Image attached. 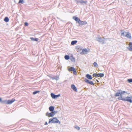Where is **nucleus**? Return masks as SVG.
Segmentation results:
<instances>
[{"instance_id":"obj_30","label":"nucleus","mask_w":132,"mask_h":132,"mask_svg":"<svg viewBox=\"0 0 132 132\" xmlns=\"http://www.w3.org/2000/svg\"><path fill=\"white\" fill-rule=\"evenodd\" d=\"M127 81L129 83H131L132 82V79H128L127 80Z\"/></svg>"},{"instance_id":"obj_37","label":"nucleus","mask_w":132,"mask_h":132,"mask_svg":"<svg viewBox=\"0 0 132 132\" xmlns=\"http://www.w3.org/2000/svg\"><path fill=\"white\" fill-rule=\"evenodd\" d=\"M24 25L26 26H28V23L27 22H25L24 23Z\"/></svg>"},{"instance_id":"obj_1","label":"nucleus","mask_w":132,"mask_h":132,"mask_svg":"<svg viewBox=\"0 0 132 132\" xmlns=\"http://www.w3.org/2000/svg\"><path fill=\"white\" fill-rule=\"evenodd\" d=\"M73 19L76 21L77 22V23L78 22L79 23V26L87 24V22L86 21H81L79 18L75 16H73Z\"/></svg>"},{"instance_id":"obj_22","label":"nucleus","mask_w":132,"mask_h":132,"mask_svg":"<svg viewBox=\"0 0 132 132\" xmlns=\"http://www.w3.org/2000/svg\"><path fill=\"white\" fill-rule=\"evenodd\" d=\"M77 41L76 40H73L72 41L71 43V44L72 45H73L77 43Z\"/></svg>"},{"instance_id":"obj_15","label":"nucleus","mask_w":132,"mask_h":132,"mask_svg":"<svg viewBox=\"0 0 132 132\" xmlns=\"http://www.w3.org/2000/svg\"><path fill=\"white\" fill-rule=\"evenodd\" d=\"M126 37H127L128 38H129L130 39H131V34L130 33H129L128 32H127Z\"/></svg>"},{"instance_id":"obj_23","label":"nucleus","mask_w":132,"mask_h":132,"mask_svg":"<svg viewBox=\"0 0 132 132\" xmlns=\"http://www.w3.org/2000/svg\"><path fill=\"white\" fill-rule=\"evenodd\" d=\"M7 100H2L1 103L3 104H7Z\"/></svg>"},{"instance_id":"obj_10","label":"nucleus","mask_w":132,"mask_h":132,"mask_svg":"<svg viewBox=\"0 0 132 132\" xmlns=\"http://www.w3.org/2000/svg\"><path fill=\"white\" fill-rule=\"evenodd\" d=\"M71 88L75 92H77V90L75 86L73 84L71 86Z\"/></svg>"},{"instance_id":"obj_32","label":"nucleus","mask_w":132,"mask_h":132,"mask_svg":"<svg viewBox=\"0 0 132 132\" xmlns=\"http://www.w3.org/2000/svg\"><path fill=\"white\" fill-rule=\"evenodd\" d=\"M93 76L94 77H98V74L96 73H94L93 74Z\"/></svg>"},{"instance_id":"obj_4","label":"nucleus","mask_w":132,"mask_h":132,"mask_svg":"<svg viewBox=\"0 0 132 132\" xmlns=\"http://www.w3.org/2000/svg\"><path fill=\"white\" fill-rule=\"evenodd\" d=\"M127 94V92L125 91H122L121 90H119L118 92L115 95V96H122L123 95H126Z\"/></svg>"},{"instance_id":"obj_29","label":"nucleus","mask_w":132,"mask_h":132,"mask_svg":"<svg viewBox=\"0 0 132 132\" xmlns=\"http://www.w3.org/2000/svg\"><path fill=\"white\" fill-rule=\"evenodd\" d=\"M39 92V91H35L33 93V95H35L37 93Z\"/></svg>"},{"instance_id":"obj_24","label":"nucleus","mask_w":132,"mask_h":132,"mask_svg":"<svg viewBox=\"0 0 132 132\" xmlns=\"http://www.w3.org/2000/svg\"><path fill=\"white\" fill-rule=\"evenodd\" d=\"M127 32H122L121 34V36L126 37Z\"/></svg>"},{"instance_id":"obj_18","label":"nucleus","mask_w":132,"mask_h":132,"mask_svg":"<svg viewBox=\"0 0 132 132\" xmlns=\"http://www.w3.org/2000/svg\"><path fill=\"white\" fill-rule=\"evenodd\" d=\"M30 39L32 41H37L38 40V39L37 38H34L33 37H30Z\"/></svg>"},{"instance_id":"obj_7","label":"nucleus","mask_w":132,"mask_h":132,"mask_svg":"<svg viewBox=\"0 0 132 132\" xmlns=\"http://www.w3.org/2000/svg\"><path fill=\"white\" fill-rule=\"evenodd\" d=\"M87 2V1H84L83 0H78L76 1L77 3L78 4L80 3L81 4H86Z\"/></svg>"},{"instance_id":"obj_14","label":"nucleus","mask_w":132,"mask_h":132,"mask_svg":"<svg viewBox=\"0 0 132 132\" xmlns=\"http://www.w3.org/2000/svg\"><path fill=\"white\" fill-rule=\"evenodd\" d=\"M82 52L81 53L82 54H84V53L86 54L87 52H88V51L86 49H82Z\"/></svg>"},{"instance_id":"obj_11","label":"nucleus","mask_w":132,"mask_h":132,"mask_svg":"<svg viewBox=\"0 0 132 132\" xmlns=\"http://www.w3.org/2000/svg\"><path fill=\"white\" fill-rule=\"evenodd\" d=\"M46 116L48 117H53L54 116L52 112L51 113L47 112L46 113Z\"/></svg>"},{"instance_id":"obj_34","label":"nucleus","mask_w":132,"mask_h":132,"mask_svg":"<svg viewBox=\"0 0 132 132\" xmlns=\"http://www.w3.org/2000/svg\"><path fill=\"white\" fill-rule=\"evenodd\" d=\"M60 96V94H58L57 95H55V99L57 98L58 97H59Z\"/></svg>"},{"instance_id":"obj_38","label":"nucleus","mask_w":132,"mask_h":132,"mask_svg":"<svg viewBox=\"0 0 132 132\" xmlns=\"http://www.w3.org/2000/svg\"><path fill=\"white\" fill-rule=\"evenodd\" d=\"M49 77L51 79H52L53 80H54L55 79V77H52L51 76H49Z\"/></svg>"},{"instance_id":"obj_16","label":"nucleus","mask_w":132,"mask_h":132,"mask_svg":"<svg viewBox=\"0 0 132 132\" xmlns=\"http://www.w3.org/2000/svg\"><path fill=\"white\" fill-rule=\"evenodd\" d=\"M76 48L78 50V51H79V50H81L82 48L80 46H77L76 47Z\"/></svg>"},{"instance_id":"obj_8","label":"nucleus","mask_w":132,"mask_h":132,"mask_svg":"<svg viewBox=\"0 0 132 132\" xmlns=\"http://www.w3.org/2000/svg\"><path fill=\"white\" fill-rule=\"evenodd\" d=\"M84 81L85 82L89 84L92 85H94V84L93 81H90L89 80L86 78H85Z\"/></svg>"},{"instance_id":"obj_35","label":"nucleus","mask_w":132,"mask_h":132,"mask_svg":"<svg viewBox=\"0 0 132 132\" xmlns=\"http://www.w3.org/2000/svg\"><path fill=\"white\" fill-rule=\"evenodd\" d=\"M51 122L52 123V119H50L49 120L48 123H50Z\"/></svg>"},{"instance_id":"obj_3","label":"nucleus","mask_w":132,"mask_h":132,"mask_svg":"<svg viewBox=\"0 0 132 132\" xmlns=\"http://www.w3.org/2000/svg\"><path fill=\"white\" fill-rule=\"evenodd\" d=\"M96 41L101 43L102 44H103L105 43L107 39H105L103 37L102 38L99 37H96Z\"/></svg>"},{"instance_id":"obj_27","label":"nucleus","mask_w":132,"mask_h":132,"mask_svg":"<svg viewBox=\"0 0 132 132\" xmlns=\"http://www.w3.org/2000/svg\"><path fill=\"white\" fill-rule=\"evenodd\" d=\"M93 65L95 67L97 68L98 67V65L96 62H94L93 63Z\"/></svg>"},{"instance_id":"obj_28","label":"nucleus","mask_w":132,"mask_h":132,"mask_svg":"<svg viewBox=\"0 0 132 132\" xmlns=\"http://www.w3.org/2000/svg\"><path fill=\"white\" fill-rule=\"evenodd\" d=\"M74 128L78 130H79L80 129V128L77 126H75Z\"/></svg>"},{"instance_id":"obj_6","label":"nucleus","mask_w":132,"mask_h":132,"mask_svg":"<svg viewBox=\"0 0 132 132\" xmlns=\"http://www.w3.org/2000/svg\"><path fill=\"white\" fill-rule=\"evenodd\" d=\"M68 70L70 71H72L73 73L75 75H76L77 72L75 69L73 67H71L68 69Z\"/></svg>"},{"instance_id":"obj_5","label":"nucleus","mask_w":132,"mask_h":132,"mask_svg":"<svg viewBox=\"0 0 132 132\" xmlns=\"http://www.w3.org/2000/svg\"><path fill=\"white\" fill-rule=\"evenodd\" d=\"M52 119V123H57L60 124V122L56 118H53Z\"/></svg>"},{"instance_id":"obj_33","label":"nucleus","mask_w":132,"mask_h":132,"mask_svg":"<svg viewBox=\"0 0 132 132\" xmlns=\"http://www.w3.org/2000/svg\"><path fill=\"white\" fill-rule=\"evenodd\" d=\"M23 0H19V3H23Z\"/></svg>"},{"instance_id":"obj_39","label":"nucleus","mask_w":132,"mask_h":132,"mask_svg":"<svg viewBox=\"0 0 132 132\" xmlns=\"http://www.w3.org/2000/svg\"><path fill=\"white\" fill-rule=\"evenodd\" d=\"M48 125V123H47V122H45V125Z\"/></svg>"},{"instance_id":"obj_20","label":"nucleus","mask_w":132,"mask_h":132,"mask_svg":"<svg viewBox=\"0 0 132 132\" xmlns=\"http://www.w3.org/2000/svg\"><path fill=\"white\" fill-rule=\"evenodd\" d=\"M70 59L72 62H75V58L73 57V56H71Z\"/></svg>"},{"instance_id":"obj_31","label":"nucleus","mask_w":132,"mask_h":132,"mask_svg":"<svg viewBox=\"0 0 132 132\" xmlns=\"http://www.w3.org/2000/svg\"><path fill=\"white\" fill-rule=\"evenodd\" d=\"M52 112H53V113L54 116L55 114H56V113H57L58 111H53Z\"/></svg>"},{"instance_id":"obj_21","label":"nucleus","mask_w":132,"mask_h":132,"mask_svg":"<svg viewBox=\"0 0 132 132\" xmlns=\"http://www.w3.org/2000/svg\"><path fill=\"white\" fill-rule=\"evenodd\" d=\"M4 21L6 22H8L9 21V19L8 17H5L4 19Z\"/></svg>"},{"instance_id":"obj_36","label":"nucleus","mask_w":132,"mask_h":132,"mask_svg":"<svg viewBox=\"0 0 132 132\" xmlns=\"http://www.w3.org/2000/svg\"><path fill=\"white\" fill-rule=\"evenodd\" d=\"M59 79V77H58L56 76L55 77V80H57Z\"/></svg>"},{"instance_id":"obj_9","label":"nucleus","mask_w":132,"mask_h":132,"mask_svg":"<svg viewBox=\"0 0 132 132\" xmlns=\"http://www.w3.org/2000/svg\"><path fill=\"white\" fill-rule=\"evenodd\" d=\"M15 101V100L14 98H12L11 100H7V104H12Z\"/></svg>"},{"instance_id":"obj_25","label":"nucleus","mask_w":132,"mask_h":132,"mask_svg":"<svg viewBox=\"0 0 132 132\" xmlns=\"http://www.w3.org/2000/svg\"><path fill=\"white\" fill-rule=\"evenodd\" d=\"M64 58L66 60H68L70 59V57L69 55H65L64 56Z\"/></svg>"},{"instance_id":"obj_40","label":"nucleus","mask_w":132,"mask_h":132,"mask_svg":"<svg viewBox=\"0 0 132 132\" xmlns=\"http://www.w3.org/2000/svg\"><path fill=\"white\" fill-rule=\"evenodd\" d=\"M2 98H0V102H1V103L2 102Z\"/></svg>"},{"instance_id":"obj_13","label":"nucleus","mask_w":132,"mask_h":132,"mask_svg":"<svg viewBox=\"0 0 132 132\" xmlns=\"http://www.w3.org/2000/svg\"><path fill=\"white\" fill-rule=\"evenodd\" d=\"M86 77L90 80H91L92 79V76L88 74H86Z\"/></svg>"},{"instance_id":"obj_19","label":"nucleus","mask_w":132,"mask_h":132,"mask_svg":"<svg viewBox=\"0 0 132 132\" xmlns=\"http://www.w3.org/2000/svg\"><path fill=\"white\" fill-rule=\"evenodd\" d=\"M104 75L103 73H98V77H104Z\"/></svg>"},{"instance_id":"obj_17","label":"nucleus","mask_w":132,"mask_h":132,"mask_svg":"<svg viewBox=\"0 0 132 132\" xmlns=\"http://www.w3.org/2000/svg\"><path fill=\"white\" fill-rule=\"evenodd\" d=\"M54 107L53 106H50L49 108V110L50 111L52 112L54 110Z\"/></svg>"},{"instance_id":"obj_2","label":"nucleus","mask_w":132,"mask_h":132,"mask_svg":"<svg viewBox=\"0 0 132 132\" xmlns=\"http://www.w3.org/2000/svg\"><path fill=\"white\" fill-rule=\"evenodd\" d=\"M118 99L119 100H121L124 101H127L130 103H132V96H127L125 98H123L122 96H120L118 97Z\"/></svg>"},{"instance_id":"obj_26","label":"nucleus","mask_w":132,"mask_h":132,"mask_svg":"<svg viewBox=\"0 0 132 132\" xmlns=\"http://www.w3.org/2000/svg\"><path fill=\"white\" fill-rule=\"evenodd\" d=\"M51 97L55 99V95L53 93H51Z\"/></svg>"},{"instance_id":"obj_12","label":"nucleus","mask_w":132,"mask_h":132,"mask_svg":"<svg viewBox=\"0 0 132 132\" xmlns=\"http://www.w3.org/2000/svg\"><path fill=\"white\" fill-rule=\"evenodd\" d=\"M129 47H127V49L129 51H132V43H129Z\"/></svg>"}]
</instances>
